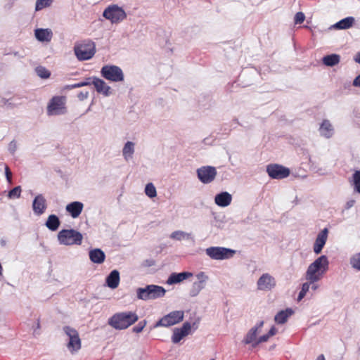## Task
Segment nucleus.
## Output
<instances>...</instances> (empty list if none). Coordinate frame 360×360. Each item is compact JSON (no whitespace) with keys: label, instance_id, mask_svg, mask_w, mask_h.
<instances>
[{"label":"nucleus","instance_id":"4c0bfd02","mask_svg":"<svg viewBox=\"0 0 360 360\" xmlns=\"http://www.w3.org/2000/svg\"><path fill=\"white\" fill-rule=\"evenodd\" d=\"M52 0H37L36 11H39L51 5Z\"/></svg>","mask_w":360,"mask_h":360},{"label":"nucleus","instance_id":"6e6d98bb","mask_svg":"<svg viewBox=\"0 0 360 360\" xmlns=\"http://www.w3.org/2000/svg\"><path fill=\"white\" fill-rule=\"evenodd\" d=\"M316 360H325V357L323 354H321L317 357Z\"/></svg>","mask_w":360,"mask_h":360},{"label":"nucleus","instance_id":"20e7f679","mask_svg":"<svg viewBox=\"0 0 360 360\" xmlns=\"http://www.w3.org/2000/svg\"><path fill=\"white\" fill-rule=\"evenodd\" d=\"M74 51L78 60H89L96 53V45L91 40H84L75 44Z\"/></svg>","mask_w":360,"mask_h":360},{"label":"nucleus","instance_id":"a19ab883","mask_svg":"<svg viewBox=\"0 0 360 360\" xmlns=\"http://www.w3.org/2000/svg\"><path fill=\"white\" fill-rule=\"evenodd\" d=\"M180 332L185 334V336L188 335L191 331V326L190 323L186 322L183 324L182 327L179 328Z\"/></svg>","mask_w":360,"mask_h":360},{"label":"nucleus","instance_id":"3c124183","mask_svg":"<svg viewBox=\"0 0 360 360\" xmlns=\"http://www.w3.org/2000/svg\"><path fill=\"white\" fill-rule=\"evenodd\" d=\"M355 203V200H349L347 204H346V209H349L351 208L352 207L354 206Z\"/></svg>","mask_w":360,"mask_h":360},{"label":"nucleus","instance_id":"c85d7f7f","mask_svg":"<svg viewBox=\"0 0 360 360\" xmlns=\"http://www.w3.org/2000/svg\"><path fill=\"white\" fill-rule=\"evenodd\" d=\"M354 23V18L353 17H347L335 25V27L340 30H345L352 27Z\"/></svg>","mask_w":360,"mask_h":360},{"label":"nucleus","instance_id":"cd10ccee","mask_svg":"<svg viewBox=\"0 0 360 360\" xmlns=\"http://www.w3.org/2000/svg\"><path fill=\"white\" fill-rule=\"evenodd\" d=\"M60 224L58 217L55 214H51L47 219L46 226L49 230L54 231L58 229Z\"/></svg>","mask_w":360,"mask_h":360},{"label":"nucleus","instance_id":"b1692460","mask_svg":"<svg viewBox=\"0 0 360 360\" xmlns=\"http://www.w3.org/2000/svg\"><path fill=\"white\" fill-rule=\"evenodd\" d=\"M263 323V321H261L257 326L253 327L249 330L243 340L245 344L248 345L252 343V345L253 343L257 341V330L259 328L262 327Z\"/></svg>","mask_w":360,"mask_h":360},{"label":"nucleus","instance_id":"de8ad7c7","mask_svg":"<svg viewBox=\"0 0 360 360\" xmlns=\"http://www.w3.org/2000/svg\"><path fill=\"white\" fill-rule=\"evenodd\" d=\"M5 174H6L7 181H8V183L11 184L12 172L8 166H6V167H5Z\"/></svg>","mask_w":360,"mask_h":360},{"label":"nucleus","instance_id":"58836bf2","mask_svg":"<svg viewBox=\"0 0 360 360\" xmlns=\"http://www.w3.org/2000/svg\"><path fill=\"white\" fill-rule=\"evenodd\" d=\"M309 287H310V283H303L302 289H301V290H300V292L299 293L298 297H297V300L298 301L302 300L304 297V296L306 295L307 292L309 290Z\"/></svg>","mask_w":360,"mask_h":360},{"label":"nucleus","instance_id":"e433bc0d","mask_svg":"<svg viewBox=\"0 0 360 360\" xmlns=\"http://www.w3.org/2000/svg\"><path fill=\"white\" fill-rule=\"evenodd\" d=\"M185 337V334L180 332L179 328H175L173 332V335L172 337V340L174 343H178Z\"/></svg>","mask_w":360,"mask_h":360},{"label":"nucleus","instance_id":"4d7b16f0","mask_svg":"<svg viewBox=\"0 0 360 360\" xmlns=\"http://www.w3.org/2000/svg\"><path fill=\"white\" fill-rule=\"evenodd\" d=\"M39 327H40V324H39V321H38V322H37V328H39Z\"/></svg>","mask_w":360,"mask_h":360},{"label":"nucleus","instance_id":"c03bdc74","mask_svg":"<svg viewBox=\"0 0 360 360\" xmlns=\"http://www.w3.org/2000/svg\"><path fill=\"white\" fill-rule=\"evenodd\" d=\"M146 325V321H140L137 326H136L135 327L133 328V331L134 333H139L140 332H141L143 328H145Z\"/></svg>","mask_w":360,"mask_h":360},{"label":"nucleus","instance_id":"f8f14e48","mask_svg":"<svg viewBox=\"0 0 360 360\" xmlns=\"http://www.w3.org/2000/svg\"><path fill=\"white\" fill-rule=\"evenodd\" d=\"M103 16L112 22H118L126 18V13L122 8L117 5H113L108 7L104 11Z\"/></svg>","mask_w":360,"mask_h":360},{"label":"nucleus","instance_id":"a878e982","mask_svg":"<svg viewBox=\"0 0 360 360\" xmlns=\"http://www.w3.org/2000/svg\"><path fill=\"white\" fill-rule=\"evenodd\" d=\"M293 314V311L291 309H287L279 311L274 318L275 321L278 324L285 323L288 317Z\"/></svg>","mask_w":360,"mask_h":360},{"label":"nucleus","instance_id":"393cba45","mask_svg":"<svg viewBox=\"0 0 360 360\" xmlns=\"http://www.w3.org/2000/svg\"><path fill=\"white\" fill-rule=\"evenodd\" d=\"M35 37L39 41L49 42L52 39L53 33L49 29H37L35 30Z\"/></svg>","mask_w":360,"mask_h":360},{"label":"nucleus","instance_id":"aec40b11","mask_svg":"<svg viewBox=\"0 0 360 360\" xmlns=\"http://www.w3.org/2000/svg\"><path fill=\"white\" fill-rule=\"evenodd\" d=\"M231 195L228 192H221L217 194L214 198L215 203L220 207H226L231 202Z\"/></svg>","mask_w":360,"mask_h":360},{"label":"nucleus","instance_id":"13d9d810","mask_svg":"<svg viewBox=\"0 0 360 360\" xmlns=\"http://www.w3.org/2000/svg\"><path fill=\"white\" fill-rule=\"evenodd\" d=\"M316 288H317V287H316V285L313 286V288H314V290H316Z\"/></svg>","mask_w":360,"mask_h":360},{"label":"nucleus","instance_id":"412c9836","mask_svg":"<svg viewBox=\"0 0 360 360\" xmlns=\"http://www.w3.org/2000/svg\"><path fill=\"white\" fill-rule=\"evenodd\" d=\"M120 281V273L117 270L112 271L105 280L107 285L112 289H115L118 287Z\"/></svg>","mask_w":360,"mask_h":360},{"label":"nucleus","instance_id":"1a4fd4ad","mask_svg":"<svg viewBox=\"0 0 360 360\" xmlns=\"http://www.w3.org/2000/svg\"><path fill=\"white\" fill-rule=\"evenodd\" d=\"M205 252L212 259L223 260L232 257L235 250L224 247H210L205 250Z\"/></svg>","mask_w":360,"mask_h":360},{"label":"nucleus","instance_id":"c9c22d12","mask_svg":"<svg viewBox=\"0 0 360 360\" xmlns=\"http://www.w3.org/2000/svg\"><path fill=\"white\" fill-rule=\"evenodd\" d=\"M350 264L353 268L360 270V253H356L351 257Z\"/></svg>","mask_w":360,"mask_h":360},{"label":"nucleus","instance_id":"dca6fc26","mask_svg":"<svg viewBox=\"0 0 360 360\" xmlns=\"http://www.w3.org/2000/svg\"><path fill=\"white\" fill-rule=\"evenodd\" d=\"M84 208L82 202L79 201L72 202L66 205L65 210L72 218H77Z\"/></svg>","mask_w":360,"mask_h":360},{"label":"nucleus","instance_id":"5fc2aeb1","mask_svg":"<svg viewBox=\"0 0 360 360\" xmlns=\"http://www.w3.org/2000/svg\"><path fill=\"white\" fill-rule=\"evenodd\" d=\"M92 80H93V78L89 77V78H86L84 82H89V85H91V84H93Z\"/></svg>","mask_w":360,"mask_h":360},{"label":"nucleus","instance_id":"49530a36","mask_svg":"<svg viewBox=\"0 0 360 360\" xmlns=\"http://www.w3.org/2000/svg\"><path fill=\"white\" fill-rule=\"evenodd\" d=\"M196 276L199 280L198 282H202V285H205V282L208 279V276L202 271L198 274Z\"/></svg>","mask_w":360,"mask_h":360},{"label":"nucleus","instance_id":"c756f323","mask_svg":"<svg viewBox=\"0 0 360 360\" xmlns=\"http://www.w3.org/2000/svg\"><path fill=\"white\" fill-rule=\"evenodd\" d=\"M134 152V144L131 141H127L122 150V154L125 160H128L129 158H131L133 153Z\"/></svg>","mask_w":360,"mask_h":360},{"label":"nucleus","instance_id":"2f4dec72","mask_svg":"<svg viewBox=\"0 0 360 360\" xmlns=\"http://www.w3.org/2000/svg\"><path fill=\"white\" fill-rule=\"evenodd\" d=\"M205 286V285H202V282H194L190 290V295L191 297L197 296Z\"/></svg>","mask_w":360,"mask_h":360},{"label":"nucleus","instance_id":"79ce46f5","mask_svg":"<svg viewBox=\"0 0 360 360\" xmlns=\"http://www.w3.org/2000/svg\"><path fill=\"white\" fill-rule=\"evenodd\" d=\"M305 20V15L302 12H297L295 15V23L301 24Z\"/></svg>","mask_w":360,"mask_h":360},{"label":"nucleus","instance_id":"72a5a7b5","mask_svg":"<svg viewBox=\"0 0 360 360\" xmlns=\"http://www.w3.org/2000/svg\"><path fill=\"white\" fill-rule=\"evenodd\" d=\"M35 71L37 75L42 79H47L51 75V72L43 66H39L36 68Z\"/></svg>","mask_w":360,"mask_h":360},{"label":"nucleus","instance_id":"37998d69","mask_svg":"<svg viewBox=\"0 0 360 360\" xmlns=\"http://www.w3.org/2000/svg\"><path fill=\"white\" fill-rule=\"evenodd\" d=\"M270 337L271 336L268 333L260 336L259 338H257V341L253 343L252 347H255L259 344L266 342Z\"/></svg>","mask_w":360,"mask_h":360},{"label":"nucleus","instance_id":"a18cd8bd","mask_svg":"<svg viewBox=\"0 0 360 360\" xmlns=\"http://www.w3.org/2000/svg\"><path fill=\"white\" fill-rule=\"evenodd\" d=\"M89 82H81L76 83L74 84L68 85L66 86V89H72L79 88V87H82L84 86H89Z\"/></svg>","mask_w":360,"mask_h":360},{"label":"nucleus","instance_id":"09e8293b","mask_svg":"<svg viewBox=\"0 0 360 360\" xmlns=\"http://www.w3.org/2000/svg\"><path fill=\"white\" fill-rule=\"evenodd\" d=\"M353 85L354 86L360 87V75H358L353 81Z\"/></svg>","mask_w":360,"mask_h":360},{"label":"nucleus","instance_id":"8fccbe9b","mask_svg":"<svg viewBox=\"0 0 360 360\" xmlns=\"http://www.w3.org/2000/svg\"><path fill=\"white\" fill-rule=\"evenodd\" d=\"M89 93L86 91L85 93L81 92L79 94L78 97L79 99L83 100L84 98H86L88 97Z\"/></svg>","mask_w":360,"mask_h":360},{"label":"nucleus","instance_id":"f3484780","mask_svg":"<svg viewBox=\"0 0 360 360\" xmlns=\"http://www.w3.org/2000/svg\"><path fill=\"white\" fill-rule=\"evenodd\" d=\"M92 83L98 93L102 94L105 96L110 94V87L101 79L93 77Z\"/></svg>","mask_w":360,"mask_h":360},{"label":"nucleus","instance_id":"f03ea898","mask_svg":"<svg viewBox=\"0 0 360 360\" xmlns=\"http://www.w3.org/2000/svg\"><path fill=\"white\" fill-rule=\"evenodd\" d=\"M328 268V261L325 255H322L311 263L306 273V278L310 283L318 281L326 272Z\"/></svg>","mask_w":360,"mask_h":360},{"label":"nucleus","instance_id":"7ed1b4c3","mask_svg":"<svg viewBox=\"0 0 360 360\" xmlns=\"http://www.w3.org/2000/svg\"><path fill=\"white\" fill-rule=\"evenodd\" d=\"M165 289L156 285H148L136 290L137 298L142 300H155L165 296Z\"/></svg>","mask_w":360,"mask_h":360},{"label":"nucleus","instance_id":"473e14b6","mask_svg":"<svg viewBox=\"0 0 360 360\" xmlns=\"http://www.w3.org/2000/svg\"><path fill=\"white\" fill-rule=\"evenodd\" d=\"M191 237V234L188 233H185L182 231H174L171 236L170 238L174 240H181L184 238H189Z\"/></svg>","mask_w":360,"mask_h":360},{"label":"nucleus","instance_id":"423d86ee","mask_svg":"<svg viewBox=\"0 0 360 360\" xmlns=\"http://www.w3.org/2000/svg\"><path fill=\"white\" fill-rule=\"evenodd\" d=\"M65 101V96H53L47 105V115L51 116L64 114L66 112Z\"/></svg>","mask_w":360,"mask_h":360},{"label":"nucleus","instance_id":"f704fd0d","mask_svg":"<svg viewBox=\"0 0 360 360\" xmlns=\"http://www.w3.org/2000/svg\"><path fill=\"white\" fill-rule=\"evenodd\" d=\"M145 193L149 198H154L157 195L156 188L152 183H148L146 186Z\"/></svg>","mask_w":360,"mask_h":360},{"label":"nucleus","instance_id":"6e6552de","mask_svg":"<svg viewBox=\"0 0 360 360\" xmlns=\"http://www.w3.org/2000/svg\"><path fill=\"white\" fill-rule=\"evenodd\" d=\"M101 74L107 80L119 82L124 80V74L122 69L116 65H104Z\"/></svg>","mask_w":360,"mask_h":360},{"label":"nucleus","instance_id":"5701e85b","mask_svg":"<svg viewBox=\"0 0 360 360\" xmlns=\"http://www.w3.org/2000/svg\"><path fill=\"white\" fill-rule=\"evenodd\" d=\"M333 125L330 121L328 120H323L319 128L321 135L329 139L333 136Z\"/></svg>","mask_w":360,"mask_h":360},{"label":"nucleus","instance_id":"4be33fe9","mask_svg":"<svg viewBox=\"0 0 360 360\" xmlns=\"http://www.w3.org/2000/svg\"><path fill=\"white\" fill-rule=\"evenodd\" d=\"M89 259L96 264H102L105 259V255L103 250L96 248L89 251Z\"/></svg>","mask_w":360,"mask_h":360},{"label":"nucleus","instance_id":"603ef678","mask_svg":"<svg viewBox=\"0 0 360 360\" xmlns=\"http://www.w3.org/2000/svg\"><path fill=\"white\" fill-rule=\"evenodd\" d=\"M276 332H277L276 328L274 326H273L269 330L268 334L271 337V336L274 335L276 333Z\"/></svg>","mask_w":360,"mask_h":360},{"label":"nucleus","instance_id":"2eb2a0df","mask_svg":"<svg viewBox=\"0 0 360 360\" xmlns=\"http://www.w3.org/2000/svg\"><path fill=\"white\" fill-rule=\"evenodd\" d=\"M328 233V229L325 228L318 234L314 245V251L316 254H319L321 252L326 243Z\"/></svg>","mask_w":360,"mask_h":360},{"label":"nucleus","instance_id":"f257e3e1","mask_svg":"<svg viewBox=\"0 0 360 360\" xmlns=\"http://www.w3.org/2000/svg\"><path fill=\"white\" fill-rule=\"evenodd\" d=\"M138 319L139 316L134 311L118 312L108 319V323L116 330H124L136 323Z\"/></svg>","mask_w":360,"mask_h":360},{"label":"nucleus","instance_id":"bf43d9fd","mask_svg":"<svg viewBox=\"0 0 360 360\" xmlns=\"http://www.w3.org/2000/svg\"><path fill=\"white\" fill-rule=\"evenodd\" d=\"M211 360H215V359H211Z\"/></svg>","mask_w":360,"mask_h":360},{"label":"nucleus","instance_id":"a211bd4d","mask_svg":"<svg viewBox=\"0 0 360 360\" xmlns=\"http://www.w3.org/2000/svg\"><path fill=\"white\" fill-rule=\"evenodd\" d=\"M193 276V274L191 272H181V273H172L169 276L167 283L169 285H172L175 283H180L184 280H186Z\"/></svg>","mask_w":360,"mask_h":360},{"label":"nucleus","instance_id":"4468645a","mask_svg":"<svg viewBox=\"0 0 360 360\" xmlns=\"http://www.w3.org/2000/svg\"><path fill=\"white\" fill-rule=\"evenodd\" d=\"M275 285V278L269 274H262L257 281V288L260 290H270Z\"/></svg>","mask_w":360,"mask_h":360},{"label":"nucleus","instance_id":"9b49d317","mask_svg":"<svg viewBox=\"0 0 360 360\" xmlns=\"http://www.w3.org/2000/svg\"><path fill=\"white\" fill-rule=\"evenodd\" d=\"M266 172L271 179H285L290 174V171L288 168L278 164L267 165Z\"/></svg>","mask_w":360,"mask_h":360},{"label":"nucleus","instance_id":"0eeeda50","mask_svg":"<svg viewBox=\"0 0 360 360\" xmlns=\"http://www.w3.org/2000/svg\"><path fill=\"white\" fill-rule=\"evenodd\" d=\"M184 311H173L162 317L155 325V327H169L183 321Z\"/></svg>","mask_w":360,"mask_h":360},{"label":"nucleus","instance_id":"6ab92c4d","mask_svg":"<svg viewBox=\"0 0 360 360\" xmlns=\"http://www.w3.org/2000/svg\"><path fill=\"white\" fill-rule=\"evenodd\" d=\"M32 207L34 213L40 215L43 214L46 208V200L41 195H38L35 197Z\"/></svg>","mask_w":360,"mask_h":360},{"label":"nucleus","instance_id":"ddd939ff","mask_svg":"<svg viewBox=\"0 0 360 360\" xmlns=\"http://www.w3.org/2000/svg\"><path fill=\"white\" fill-rule=\"evenodd\" d=\"M199 180L203 184H210L215 179L217 170L212 166H203L197 169Z\"/></svg>","mask_w":360,"mask_h":360},{"label":"nucleus","instance_id":"ea45409f","mask_svg":"<svg viewBox=\"0 0 360 360\" xmlns=\"http://www.w3.org/2000/svg\"><path fill=\"white\" fill-rule=\"evenodd\" d=\"M21 188L20 186H16L11 189L8 194L9 198H18L20 196Z\"/></svg>","mask_w":360,"mask_h":360},{"label":"nucleus","instance_id":"7c9ffc66","mask_svg":"<svg viewBox=\"0 0 360 360\" xmlns=\"http://www.w3.org/2000/svg\"><path fill=\"white\" fill-rule=\"evenodd\" d=\"M350 182L354 186V190L360 193V171L356 170L352 175V180Z\"/></svg>","mask_w":360,"mask_h":360},{"label":"nucleus","instance_id":"864d4df0","mask_svg":"<svg viewBox=\"0 0 360 360\" xmlns=\"http://www.w3.org/2000/svg\"><path fill=\"white\" fill-rule=\"evenodd\" d=\"M354 60H355L356 63H359V64H360V52H359V53H358L356 55V56H355V58H354Z\"/></svg>","mask_w":360,"mask_h":360},{"label":"nucleus","instance_id":"bb28decb","mask_svg":"<svg viewBox=\"0 0 360 360\" xmlns=\"http://www.w3.org/2000/svg\"><path fill=\"white\" fill-rule=\"evenodd\" d=\"M322 61L325 65L333 67L340 63V56L335 53L327 55L323 58Z\"/></svg>","mask_w":360,"mask_h":360},{"label":"nucleus","instance_id":"39448f33","mask_svg":"<svg viewBox=\"0 0 360 360\" xmlns=\"http://www.w3.org/2000/svg\"><path fill=\"white\" fill-rule=\"evenodd\" d=\"M82 239V233L74 229H63L58 234L59 243L65 245H80Z\"/></svg>","mask_w":360,"mask_h":360},{"label":"nucleus","instance_id":"9d476101","mask_svg":"<svg viewBox=\"0 0 360 360\" xmlns=\"http://www.w3.org/2000/svg\"><path fill=\"white\" fill-rule=\"evenodd\" d=\"M63 330L69 338V341L67 345L68 349L71 352L78 351L81 348V340L78 332L75 328L70 326H65Z\"/></svg>","mask_w":360,"mask_h":360}]
</instances>
